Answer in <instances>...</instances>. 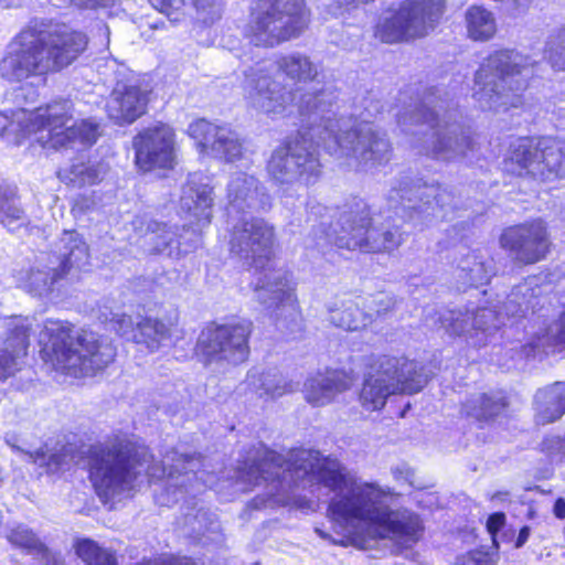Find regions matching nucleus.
I'll use <instances>...</instances> for the list:
<instances>
[{"label": "nucleus", "instance_id": "a211bd4d", "mask_svg": "<svg viewBox=\"0 0 565 565\" xmlns=\"http://www.w3.org/2000/svg\"><path fill=\"white\" fill-rule=\"evenodd\" d=\"M500 244L513 253L518 260L534 264L546 256L551 242L546 224L537 218L505 228Z\"/></svg>", "mask_w": 565, "mask_h": 565}, {"label": "nucleus", "instance_id": "bb28decb", "mask_svg": "<svg viewBox=\"0 0 565 565\" xmlns=\"http://www.w3.org/2000/svg\"><path fill=\"white\" fill-rule=\"evenodd\" d=\"M202 466L200 457L185 456L181 455L180 458L175 460L173 465L167 468V462H162V465H154L147 467V475L150 478H163L168 477L169 479H174L178 476L184 475L189 476L193 473L198 478V492L201 490V484L209 488H217V484L214 483V477L211 476L205 470L200 469Z\"/></svg>", "mask_w": 565, "mask_h": 565}, {"label": "nucleus", "instance_id": "1a4fd4ad", "mask_svg": "<svg viewBox=\"0 0 565 565\" xmlns=\"http://www.w3.org/2000/svg\"><path fill=\"white\" fill-rule=\"evenodd\" d=\"M88 478L104 504L130 499L137 478L134 446L126 440L92 445L86 451Z\"/></svg>", "mask_w": 565, "mask_h": 565}, {"label": "nucleus", "instance_id": "4c0bfd02", "mask_svg": "<svg viewBox=\"0 0 565 565\" xmlns=\"http://www.w3.org/2000/svg\"><path fill=\"white\" fill-rule=\"evenodd\" d=\"M71 457V451L65 447L52 452L43 449L30 452L31 461L39 468H43L46 473H56L64 470Z\"/></svg>", "mask_w": 565, "mask_h": 565}, {"label": "nucleus", "instance_id": "412c9836", "mask_svg": "<svg viewBox=\"0 0 565 565\" xmlns=\"http://www.w3.org/2000/svg\"><path fill=\"white\" fill-rule=\"evenodd\" d=\"M188 134L198 142L200 151L226 161H234L242 154V142L228 126H218L205 119L190 124Z\"/></svg>", "mask_w": 565, "mask_h": 565}, {"label": "nucleus", "instance_id": "f3484780", "mask_svg": "<svg viewBox=\"0 0 565 565\" xmlns=\"http://www.w3.org/2000/svg\"><path fill=\"white\" fill-rule=\"evenodd\" d=\"M505 317L493 308H468L465 313L447 311L439 317L440 327L454 334H468L473 345H486L505 324Z\"/></svg>", "mask_w": 565, "mask_h": 565}, {"label": "nucleus", "instance_id": "dca6fc26", "mask_svg": "<svg viewBox=\"0 0 565 565\" xmlns=\"http://www.w3.org/2000/svg\"><path fill=\"white\" fill-rule=\"evenodd\" d=\"M252 328L253 324L248 320L209 326L199 335L196 354L202 356L205 363L213 361L242 363L249 354L248 339Z\"/></svg>", "mask_w": 565, "mask_h": 565}, {"label": "nucleus", "instance_id": "052dcab7", "mask_svg": "<svg viewBox=\"0 0 565 565\" xmlns=\"http://www.w3.org/2000/svg\"><path fill=\"white\" fill-rule=\"evenodd\" d=\"M508 495V493H502V492H498L495 493L492 499L493 500H503V498H505Z\"/></svg>", "mask_w": 565, "mask_h": 565}, {"label": "nucleus", "instance_id": "f8f14e48", "mask_svg": "<svg viewBox=\"0 0 565 565\" xmlns=\"http://www.w3.org/2000/svg\"><path fill=\"white\" fill-rule=\"evenodd\" d=\"M372 367L374 373L365 380L360 393L361 405L366 411L381 409L392 394L417 393L428 381L423 367L404 356L383 355Z\"/></svg>", "mask_w": 565, "mask_h": 565}, {"label": "nucleus", "instance_id": "09e8293b", "mask_svg": "<svg viewBox=\"0 0 565 565\" xmlns=\"http://www.w3.org/2000/svg\"><path fill=\"white\" fill-rule=\"evenodd\" d=\"M493 555L482 550H476L457 558L456 565H493Z\"/></svg>", "mask_w": 565, "mask_h": 565}, {"label": "nucleus", "instance_id": "3c124183", "mask_svg": "<svg viewBox=\"0 0 565 565\" xmlns=\"http://www.w3.org/2000/svg\"><path fill=\"white\" fill-rule=\"evenodd\" d=\"M394 479L399 482H406L411 487H417L414 481V472L405 465L397 466L392 470Z\"/></svg>", "mask_w": 565, "mask_h": 565}, {"label": "nucleus", "instance_id": "bf43d9fd", "mask_svg": "<svg viewBox=\"0 0 565 565\" xmlns=\"http://www.w3.org/2000/svg\"><path fill=\"white\" fill-rule=\"evenodd\" d=\"M137 137H135L134 146H135V161L137 164L141 163V143L137 142Z\"/></svg>", "mask_w": 565, "mask_h": 565}, {"label": "nucleus", "instance_id": "aec40b11", "mask_svg": "<svg viewBox=\"0 0 565 565\" xmlns=\"http://www.w3.org/2000/svg\"><path fill=\"white\" fill-rule=\"evenodd\" d=\"M434 131L423 147V152L439 161H457L468 156L472 145L465 128L457 120V113L452 119L444 122L428 125Z\"/></svg>", "mask_w": 565, "mask_h": 565}, {"label": "nucleus", "instance_id": "e433bc0d", "mask_svg": "<svg viewBox=\"0 0 565 565\" xmlns=\"http://www.w3.org/2000/svg\"><path fill=\"white\" fill-rule=\"evenodd\" d=\"M503 407L504 403L501 397L478 394L463 404L462 412L468 418L481 422L499 414Z\"/></svg>", "mask_w": 565, "mask_h": 565}, {"label": "nucleus", "instance_id": "5fc2aeb1", "mask_svg": "<svg viewBox=\"0 0 565 565\" xmlns=\"http://www.w3.org/2000/svg\"><path fill=\"white\" fill-rule=\"evenodd\" d=\"M203 516H204V513H198L194 516L186 514L184 523H185V525H190L193 531H198V534H200V532H201V520L200 519Z\"/></svg>", "mask_w": 565, "mask_h": 565}, {"label": "nucleus", "instance_id": "c85d7f7f", "mask_svg": "<svg viewBox=\"0 0 565 565\" xmlns=\"http://www.w3.org/2000/svg\"><path fill=\"white\" fill-rule=\"evenodd\" d=\"M535 418L545 425L559 419L565 414V382H556L541 388L534 397Z\"/></svg>", "mask_w": 565, "mask_h": 565}, {"label": "nucleus", "instance_id": "58836bf2", "mask_svg": "<svg viewBox=\"0 0 565 565\" xmlns=\"http://www.w3.org/2000/svg\"><path fill=\"white\" fill-rule=\"evenodd\" d=\"M471 258L472 262H470V258H467L461 263L457 276L462 280L463 285L478 288L489 281L490 273L486 264L478 260L477 256H471Z\"/></svg>", "mask_w": 565, "mask_h": 565}, {"label": "nucleus", "instance_id": "f257e3e1", "mask_svg": "<svg viewBox=\"0 0 565 565\" xmlns=\"http://www.w3.org/2000/svg\"><path fill=\"white\" fill-rule=\"evenodd\" d=\"M236 482L262 487L263 492L250 501L253 509L289 507L306 513L318 504L299 493L308 489L315 493L321 487L333 491L328 516L338 531L332 537L321 529L318 535L332 544L352 545L361 550L372 541L388 539L411 547L424 533L420 516L406 509H390L385 504L388 490L376 483L356 481L337 459L324 457L313 449H292L286 455L269 450L263 445L248 451L236 469Z\"/></svg>", "mask_w": 565, "mask_h": 565}, {"label": "nucleus", "instance_id": "13d9d810", "mask_svg": "<svg viewBox=\"0 0 565 565\" xmlns=\"http://www.w3.org/2000/svg\"><path fill=\"white\" fill-rule=\"evenodd\" d=\"M167 499L163 498V495H160L157 498V501L160 504H169L170 502H178L181 498H183V494H167Z\"/></svg>", "mask_w": 565, "mask_h": 565}, {"label": "nucleus", "instance_id": "c756f323", "mask_svg": "<svg viewBox=\"0 0 565 565\" xmlns=\"http://www.w3.org/2000/svg\"><path fill=\"white\" fill-rule=\"evenodd\" d=\"M33 111L24 108L0 111V137L20 146L34 135Z\"/></svg>", "mask_w": 565, "mask_h": 565}, {"label": "nucleus", "instance_id": "7c9ffc66", "mask_svg": "<svg viewBox=\"0 0 565 565\" xmlns=\"http://www.w3.org/2000/svg\"><path fill=\"white\" fill-rule=\"evenodd\" d=\"M362 299H345L330 309V321L338 328L356 331L365 328L373 321V313L365 312Z\"/></svg>", "mask_w": 565, "mask_h": 565}, {"label": "nucleus", "instance_id": "b1692460", "mask_svg": "<svg viewBox=\"0 0 565 565\" xmlns=\"http://www.w3.org/2000/svg\"><path fill=\"white\" fill-rule=\"evenodd\" d=\"M72 120V104L64 99L53 100L33 110L34 135L46 131L47 141L61 147L60 141L66 138Z\"/></svg>", "mask_w": 565, "mask_h": 565}, {"label": "nucleus", "instance_id": "6ab92c4d", "mask_svg": "<svg viewBox=\"0 0 565 565\" xmlns=\"http://www.w3.org/2000/svg\"><path fill=\"white\" fill-rule=\"evenodd\" d=\"M456 113V109L450 108L447 100L431 92L424 97L420 105L414 107L411 105L409 108L398 114L397 122L405 134L423 136L418 139L423 140L419 146L423 149L434 131L428 125H436L438 121L443 124L445 117L450 120Z\"/></svg>", "mask_w": 565, "mask_h": 565}, {"label": "nucleus", "instance_id": "c9c22d12", "mask_svg": "<svg viewBox=\"0 0 565 565\" xmlns=\"http://www.w3.org/2000/svg\"><path fill=\"white\" fill-rule=\"evenodd\" d=\"M466 23L468 34L475 41H487L497 31L492 12L480 6H473L467 10Z\"/></svg>", "mask_w": 565, "mask_h": 565}, {"label": "nucleus", "instance_id": "f03ea898", "mask_svg": "<svg viewBox=\"0 0 565 565\" xmlns=\"http://www.w3.org/2000/svg\"><path fill=\"white\" fill-rule=\"evenodd\" d=\"M297 107L308 128L277 147L267 163L269 175L278 184H315L322 169L320 147L338 160L345 159L349 168L371 170L390 161L391 146L369 121V108L367 114H360V120L337 118L338 95L329 87L302 93Z\"/></svg>", "mask_w": 565, "mask_h": 565}, {"label": "nucleus", "instance_id": "2eb2a0df", "mask_svg": "<svg viewBox=\"0 0 565 565\" xmlns=\"http://www.w3.org/2000/svg\"><path fill=\"white\" fill-rule=\"evenodd\" d=\"M444 4L445 0H404L380 17L374 35L385 43L425 35L440 19Z\"/></svg>", "mask_w": 565, "mask_h": 565}, {"label": "nucleus", "instance_id": "6e6d98bb", "mask_svg": "<svg viewBox=\"0 0 565 565\" xmlns=\"http://www.w3.org/2000/svg\"><path fill=\"white\" fill-rule=\"evenodd\" d=\"M530 534H531L530 526H527V525L523 526L520 530L519 534H518V537H516V541H515V547L516 548L522 547L526 543V541L529 540Z\"/></svg>", "mask_w": 565, "mask_h": 565}, {"label": "nucleus", "instance_id": "0eeeda50", "mask_svg": "<svg viewBox=\"0 0 565 565\" xmlns=\"http://www.w3.org/2000/svg\"><path fill=\"white\" fill-rule=\"evenodd\" d=\"M213 186L207 175L201 172L190 173L182 186L180 209L189 220L190 227L151 222L143 234L149 252L177 259L198 247L201 231L212 222Z\"/></svg>", "mask_w": 565, "mask_h": 565}, {"label": "nucleus", "instance_id": "9d476101", "mask_svg": "<svg viewBox=\"0 0 565 565\" xmlns=\"http://www.w3.org/2000/svg\"><path fill=\"white\" fill-rule=\"evenodd\" d=\"M401 243L402 234L397 227L379 230L370 226V209L364 201L359 200L341 215L331 234L321 228L306 246L317 248L321 253H324L330 244L349 250L377 253L393 250Z\"/></svg>", "mask_w": 565, "mask_h": 565}, {"label": "nucleus", "instance_id": "de8ad7c7", "mask_svg": "<svg viewBox=\"0 0 565 565\" xmlns=\"http://www.w3.org/2000/svg\"><path fill=\"white\" fill-rule=\"evenodd\" d=\"M23 217V210L17 206L9 205L0 210V222L10 231L21 227Z\"/></svg>", "mask_w": 565, "mask_h": 565}, {"label": "nucleus", "instance_id": "9b49d317", "mask_svg": "<svg viewBox=\"0 0 565 565\" xmlns=\"http://www.w3.org/2000/svg\"><path fill=\"white\" fill-rule=\"evenodd\" d=\"M308 22L303 0H255L245 36L255 46L274 47L299 36Z\"/></svg>", "mask_w": 565, "mask_h": 565}, {"label": "nucleus", "instance_id": "f704fd0d", "mask_svg": "<svg viewBox=\"0 0 565 565\" xmlns=\"http://www.w3.org/2000/svg\"><path fill=\"white\" fill-rule=\"evenodd\" d=\"M73 548L84 565H119L116 553L93 539H76Z\"/></svg>", "mask_w": 565, "mask_h": 565}, {"label": "nucleus", "instance_id": "7ed1b4c3", "mask_svg": "<svg viewBox=\"0 0 565 565\" xmlns=\"http://www.w3.org/2000/svg\"><path fill=\"white\" fill-rule=\"evenodd\" d=\"M230 250L258 274L254 284L257 300L277 321L296 322L300 316L295 285L289 274L271 260L274 230L263 218L247 220V211L265 209L268 198L259 192L258 181L245 172L231 175L226 190Z\"/></svg>", "mask_w": 565, "mask_h": 565}, {"label": "nucleus", "instance_id": "ea45409f", "mask_svg": "<svg viewBox=\"0 0 565 565\" xmlns=\"http://www.w3.org/2000/svg\"><path fill=\"white\" fill-rule=\"evenodd\" d=\"M98 125L88 120L73 121L66 132V138L60 141V146H67L68 143L78 140L84 145L92 146L98 138Z\"/></svg>", "mask_w": 565, "mask_h": 565}, {"label": "nucleus", "instance_id": "603ef678", "mask_svg": "<svg viewBox=\"0 0 565 565\" xmlns=\"http://www.w3.org/2000/svg\"><path fill=\"white\" fill-rule=\"evenodd\" d=\"M143 565H194L191 558L189 557H174L169 555H163L153 562H149Z\"/></svg>", "mask_w": 565, "mask_h": 565}, {"label": "nucleus", "instance_id": "4468645a", "mask_svg": "<svg viewBox=\"0 0 565 565\" xmlns=\"http://www.w3.org/2000/svg\"><path fill=\"white\" fill-rule=\"evenodd\" d=\"M565 147L556 138H518L510 145L505 169L519 175L530 174L541 181H551L562 175Z\"/></svg>", "mask_w": 565, "mask_h": 565}, {"label": "nucleus", "instance_id": "6e6552de", "mask_svg": "<svg viewBox=\"0 0 565 565\" xmlns=\"http://www.w3.org/2000/svg\"><path fill=\"white\" fill-rule=\"evenodd\" d=\"M535 62L514 50L489 55L476 73L473 98L483 110L505 111L522 105L521 93L534 75Z\"/></svg>", "mask_w": 565, "mask_h": 565}, {"label": "nucleus", "instance_id": "a19ab883", "mask_svg": "<svg viewBox=\"0 0 565 565\" xmlns=\"http://www.w3.org/2000/svg\"><path fill=\"white\" fill-rule=\"evenodd\" d=\"M195 10V18L203 24H212L221 18L222 0H189Z\"/></svg>", "mask_w": 565, "mask_h": 565}, {"label": "nucleus", "instance_id": "680f3d73", "mask_svg": "<svg viewBox=\"0 0 565 565\" xmlns=\"http://www.w3.org/2000/svg\"><path fill=\"white\" fill-rule=\"evenodd\" d=\"M147 451L146 449L143 448V455H142V458H143V463L147 461Z\"/></svg>", "mask_w": 565, "mask_h": 565}, {"label": "nucleus", "instance_id": "864d4df0", "mask_svg": "<svg viewBox=\"0 0 565 565\" xmlns=\"http://www.w3.org/2000/svg\"><path fill=\"white\" fill-rule=\"evenodd\" d=\"M109 0H77V6L82 9H98L105 7Z\"/></svg>", "mask_w": 565, "mask_h": 565}, {"label": "nucleus", "instance_id": "20e7f679", "mask_svg": "<svg viewBox=\"0 0 565 565\" xmlns=\"http://www.w3.org/2000/svg\"><path fill=\"white\" fill-rule=\"evenodd\" d=\"M38 343L42 362L74 380L96 376L114 363L117 355L116 347L105 335L67 319H45Z\"/></svg>", "mask_w": 565, "mask_h": 565}, {"label": "nucleus", "instance_id": "cd10ccee", "mask_svg": "<svg viewBox=\"0 0 565 565\" xmlns=\"http://www.w3.org/2000/svg\"><path fill=\"white\" fill-rule=\"evenodd\" d=\"M178 320L175 310L160 309L156 315L147 313L143 317V344L151 351L173 343L174 322Z\"/></svg>", "mask_w": 565, "mask_h": 565}, {"label": "nucleus", "instance_id": "72a5a7b5", "mask_svg": "<svg viewBox=\"0 0 565 565\" xmlns=\"http://www.w3.org/2000/svg\"><path fill=\"white\" fill-rule=\"evenodd\" d=\"M8 539L12 545L36 554L45 565H65L64 561L53 554L31 530L17 526L10 531Z\"/></svg>", "mask_w": 565, "mask_h": 565}, {"label": "nucleus", "instance_id": "c03bdc74", "mask_svg": "<svg viewBox=\"0 0 565 565\" xmlns=\"http://www.w3.org/2000/svg\"><path fill=\"white\" fill-rule=\"evenodd\" d=\"M158 11L164 13L171 21H180L185 0H149Z\"/></svg>", "mask_w": 565, "mask_h": 565}, {"label": "nucleus", "instance_id": "a18cd8bd", "mask_svg": "<svg viewBox=\"0 0 565 565\" xmlns=\"http://www.w3.org/2000/svg\"><path fill=\"white\" fill-rule=\"evenodd\" d=\"M558 49L554 47V42H548L546 57L555 70H565V29L558 35Z\"/></svg>", "mask_w": 565, "mask_h": 565}, {"label": "nucleus", "instance_id": "39448f33", "mask_svg": "<svg viewBox=\"0 0 565 565\" xmlns=\"http://www.w3.org/2000/svg\"><path fill=\"white\" fill-rule=\"evenodd\" d=\"M17 40L18 49L1 64L2 76L14 82L63 71L85 53L89 42L85 32L66 23L49 30L25 29Z\"/></svg>", "mask_w": 565, "mask_h": 565}, {"label": "nucleus", "instance_id": "4be33fe9", "mask_svg": "<svg viewBox=\"0 0 565 565\" xmlns=\"http://www.w3.org/2000/svg\"><path fill=\"white\" fill-rule=\"evenodd\" d=\"M177 163L174 132L166 124L158 122L143 130V174L154 172L164 177Z\"/></svg>", "mask_w": 565, "mask_h": 565}, {"label": "nucleus", "instance_id": "473e14b6", "mask_svg": "<svg viewBox=\"0 0 565 565\" xmlns=\"http://www.w3.org/2000/svg\"><path fill=\"white\" fill-rule=\"evenodd\" d=\"M537 286L535 278H529L523 284L513 288L511 294L508 296L504 303L505 316L509 317H525L529 309L531 308L534 312V308L539 305V296L535 294L534 287Z\"/></svg>", "mask_w": 565, "mask_h": 565}, {"label": "nucleus", "instance_id": "a878e982", "mask_svg": "<svg viewBox=\"0 0 565 565\" xmlns=\"http://www.w3.org/2000/svg\"><path fill=\"white\" fill-rule=\"evenodd\" d=\"M353 380L339 370L317 373L305 383V397L313 406H323L331 403L335 396L348 390Z\"/></svg>", "mask_w": 565, "mask_h": 565}, {"label": "nucleus", "instance_id": "ddd939ff", "mask_svg": "<svg viewBox=\"0 0 565 565\" xmlns=\"http://www.w3.org/2000/svg\"><path fill=\"white\" fill-rule=\"evenodd\" d=\"M451 194L437 183L418 180L412 184L408 177L397 180L387 193L388 207L401 218L448 220L451 207Z\"/></svg>", "mask_w": 565, "mask_h": 565}, {"label": "nucleus", "instance_id": "423d86ee", "mask_svg": "<svg viewBox=\"0 0 565 565\" xmlns=\"http://www.w3.org/2000/svg\"><path fill=\"white\" fill-rule=\"evenodd\" d=\"M284 75L294 83L315 82L318 65L309 56L292 52L271 62H257L243 71L242 95L247 107L276 119L292 111L296 90L281 84L276 76Z\"/></svg>", "mask_w": 565, "mask_h": 565}, {"label": "nucleus", "instance_id": "49530a36", "mask_svg": "<svg viewBox=\"0 0 565 565\" xmlns=\"http://www.w3.org/2000/svg\"><path fill=\"white\" fill-rule=\"evenodd\" d=\"M118 104V114L115 118L119 124H131L140 116L137 105L132 104L129 96L122 95Z\"/></svg>", "mask_w": 565, "mask_h": 565}, {"label": "nucleus", "instance_id": "37998d69", "mask_svg": "<svg viewBox=\"0 0 565 565\" xmlns=\"http://www.w3.org/2000/svg\"><path fill=\"white\" fill-rule=\"evenodd\" d=\"M362 303L364 309H366L365 312H372L374 319L375 317H380L391 310L395 301L391 295L379 292L369 299H362Z\"/></svg>", "mask_w": 565, "mask_h": 565}, {"label": "nucleus", "instance_id": "393cba45", "mask_svg": "<svg viewBox=\"0 0 565 565\" xmlns=\"http://www.w3.org/2000/svg\"><path fill=\"white\" fill-rule=\"evenodd\" d=\"M31 327L12 323L0 344V382L6 381L18 370V361L28 355Z\"/></svg>", "mask_w": 565, "mask_h": 565}, {"label": "nucleus", "instance_id": "4d7b16f0", "mask_svg": "<svg viewBox=\"0 0 565 565\" xmlns=\"http://www.w3.org/2000/svg\"><path fill=\"white\" fill-rule=\"evenodd\" d=\"M553 512L557 519H565V500L562 498H558L553 508Z\"/></svg>", "mask_w": 565, "mask_h": 565}, {"label": "nucleus", "instance_id": "5701e85b", "mask_svg": "<svg viewBox=\"0 0 565 565\" xmlns=\"http://www.w3.org/2000/svg\"><path fill=\"white\" fill-rule=\"evenodd\" d=\"M90 254L87 244L81 238H74L70 249L64 254L56 268L46 276L42 277L40 269L31 268L26 274L28 291L41 296L51 294L55 286L66 279L73 267H82L88 264Z\"/></svg>", "mask_w": 565, "mask_h": 565}, {"label": "nucleus", "instance_id": "79ce46f5", "mask_svg": "<svg viewBox=\"0 0 565 565\" xmlns=\"http://www.w3.org/2000/svg\"><path fill=\"white\" fill-rule=\"evenodd\" d=\"M542 451L552 462H565V437L558 435L546 436L542 443Z\"/></svg>", "mask_w": 565, "mask_h": 565}, {"label": "nucleus", "instance_id": "2f4dec72", "mask_svg": "<svg viewBox=\"0 0 565 565\" xmlns=\"http://www.w3.org/2000/svg\"><path fill=\"white\" fill-rule=\"evenodd\" d=\"M247 385L260 398L274 399L295 390L294 384L270 372L253 370L247 375Z\"/></svg>", "mask_w": 565, "mask_h": 565}, {"label": "nucleus", "instance_id": "8fccbe9b", "mask_svg": "<svg viewBox=\"0 0 565 565\" xmlns=\"http://www.w3.org/2000/svg\"><path fill=\"white\" fill-rule=\"evenodd\" d=\"M505 524V514L502 512H497L489 515L487 521V530L491 534L493 542L495 543V534L503 527Z\"/></svg>", "mask_w": 565, "mask_h": 565}]
</instances>
